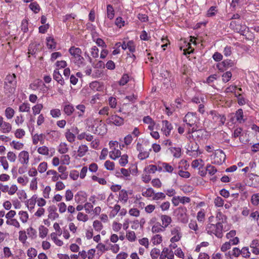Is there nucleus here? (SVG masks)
I'll return each mask as SVG.
<instances>
[{
  "label": "nucleus",
  "instance_id": "4be33fe9",
  "mask_svg": "<svg viewBox=\"0 0 259 259\" xmlns=\"http://www.w3.org/2000/svg\"><path fill=\"white\" fill-rule=\"evenodd\" d=\"M172 156L176 158H180L182 155V149L179 147H171L168 148Z\"/></svg>",
  "mask_w": 259,
  "mask_h": 259
},
{
  "label": "nucleus",
  "instance_id": "0eeeda50",
  "mask_svg": "<svg viewBox=\"0 0 259 259\" xmlns=\"http://www.w3.org/2000/svg\"><path fill=\"white\" fill-rule=\"evenodd\" d=\"M211 159L212 164L221 165L225 162L226 155L223 150L218 149L215 151L213 157Z\"/></svg>",
  "mask_w": 259,
  "mask_h": 259
},
{
  "label": "nucleus",
  "instance_id": "09e8293b",
  "mask_svg": "<svg viewBox=\"0 0 259 259\" xmlns=\"http://www.w3.org/2000/svg\"><path fill=\"white\" fill-rule=\"evenodd\" d=\"M39 236L41 238L46 237L48 233V229L44 226H40L39 227Z\"/></svg>",
  "mask_w": 259,
  "mask_h": 259
},
{
  "label": "nucleus",
  "instance_id": "c85d7f7f",
  "mask_svg": "<svg viewBox=\"0 0 259 259\" xmlns=\"http://www.w3.org/2000/svg\"><path fill=\"white\" fill-rule=\"evenodd\" d=\"M235 118L239 123H243L245 121L243 119V112L242 109H238L235 113Z\"/></svg>",
  "mask_w": 259,
  "mask_h": 259
},
{
  "label": "nucleus",
  "instance_id": "58836bf2",
  "mask_svg": "<svg viewBox=\"0 0 259 259\" xmlns=\"http://www.w3.org/2000/svg\"><path fill=\"white\" fill-rule=\"evenodd\" d=\"M15 110L11 107H7L5 111V115L8 119H11L15 114Z\"/></svg>",
  "mask_w": 259,
  "mask_h": 259
},
{
  "label": "nucleus",
  "instance_id": "e2e57ef3",
  "mask_svg": "<svg viewBox=\"0 0 259 259\" xmlns=\"http://www.w3.org/2000/svg\"><path fill=\"white\" fill-rule=\"evenodd\" d=\"M10 145L13 147V148L16 150H21L23 148L24 144L22 143L17 142L16 141H13Z\"/></svg>",
  "mask_w": 259,
  "mask_h": 259
},
{
  "label": "nucleus",
  "instance_id": "a18cd8bd",
  "mask_svg": "<svg viewBox=\"0 0 259 259\" xmlns=\"http://www.w3.org/2000/svg\"><path fill=\"white\" fill-rule=\"evenodd\" d=\"M93 226L94 230L97 232L101 231L103 228L102 223L99 220H95L93 222Z\"/></svg>",
  "mask_w": 259,
  "mask_h": 259
},
{
  "label": "nucleus",
  "instance_id": "a19ab883",
  "mask_svg": "<svg viewBox=\"0 0 259 259\" xmlns=\"http://www.w3.org/2000/svg\"><path fill=\"white\" fill-rule=\"evenodd\" d=\"M191 166L193 168L200 169L203 166V161L201 159L194 160L191 163Z\"/></svg>",
  "mask_w": 259,
  "mask_h": 259
},
{
  "label": "nucleus",
  "instance_id": "ea45409f",
  "mask_svg": "<svg viewBox=\"0 0 259 259\" xmlns=\"http://www.w3.org/2000/svg\"><path fill=\"white\" fill-rule=\"evenodd\" d=\"M162 252L167 256V259H174V253L171 249H169L167 247H164L162 250Z\"/></svg>",
  "mask_w": 259,
  "mask_h": 259
},
{
  "label": "nucleus",
  "instance_id": "9d476101",
  "mask_svg": "<svg viewBox=\"0 0 259 259\" xmlns=\"http://www.w3.org/2000/svg\"><path fill=\"white\" fill-rule=\"evenodd\" d=\"M210 114L212 115L213 121L219 125H223L226 121V117L223 115H221L215 111H210Z\"/></svg>",
  "mask_w": 259,
  "mask_h": 259
},
{
  "label": "nucleus",
  "instance_id": "69168bd1",
  "mask_svg": "<svg viewBox=\"0 0 259 259\" xmlns=\"http://www.w3.org/2000/svg\"><path fill=\"white\" fill-rule=\"evenodd\" d=\"M77 219L79 221L85 222L89 220V217L85 213L78 212L77 215Z\"/></svg>",
  "mask_w": 259,
  "mask_h": 259
},
{
  "label": "nucleus",
  "instance_id": "13d9d810",
  "mask_svg": "<svg viewBox=\"0 0 259 259\" xmlns=\"http://www.w3.org/2000/svg\"><path fill=\"white\" fill-rule=\"evenodd\" d=\"M48 168V164L46 162H41L38 166L37 170L39 173H44L45 172Z\"/></svg>",
  "mask_w": 259,
  "mask_h": 259
},
{
  "label": "nucleus",
  "instance_id": "8fccbe9b",
  "mask_svg": "<svg viewBox=\"0 0 259 259\" xmlns=\"http://www.w3.org/2000/svg\"><path fill=\"white\" fill-rule=\"evenodd\" d=\"M43 108V105L42 104H37L33 106L32 108L33 114L34 115L37 114H39L41 111V110Z\"/></svg>",
  "mask_w": 259,
  "mask_h": 259
},
{
  "label": "nucleus",
  "instance_id": "6e6d98bb",
  "mask_svg": "<svg viewBox=\"0 0 259 259\" xmlns=\"http://www.w3.org/2000/svg\"><path fill=\"white\" fill-rule=\"evenodd\" d=\"M27 254L29 257L28 259H32L37 255V251L34 248L30 247L28 249Z\"/></svg>",
  "mask_w": 259,
  "mask_h": 259
},
{
  "label": "nucleus",
  "instance_id": "37998d69",
  "mask_svg": "<svg viewBox=\"0 0 259 259\" xmlns=\"http://www.w3.org/2000/svg\"><path fill=\"white\" fill-rule=\"evenodd\" d=\"M65 135L67 140L69 142L72 143L74 142L75 139V134L71 132L69 130L67 131V132L65 133Z\"/></svg>",
  "mask_w": 259,
  "mask_h": 259
},
{
  "label": "nucleus",
  "instance_id": "bf43d9fd",
  "mask_svg": "<svg viewBox=\"0 0 259 259\" xmlns=\"http://www.w3.org/2000/svg\"><path fill=\"white\" fill-rule=\"evenodd\" d=\"M206 171H207L210 175L212 176L217 172V169L214 166L210 164H207L206 166Z\"/></svg>",
  "mask_w": 259,
  "mask_h": 259
},
{
  "label": "nucleus",
  "instance_id": "7c9ffc66",
  "mask_svg": "<svg viewBox=\"0 0 259 259\" xmlns=\"http://www.w3.org/2000/svg\"><path fill=\"white\" fill-rule=\"evenodd\" d=\"M47 175L48 176L52 175V181L53 182L57 181L60 177H61V175H59L58 172L53 169H50L47 171Z\"/></svg>",
  "mask_w": 259,
  "mask_h": 259
},
{
  "label": "nucleus",
  "instance_id": "7ed1b4c3",
  "mask_svg": "<svg viewBox=\"0 0 259 259\" xmlns=\"http://www.w3.org/2000/svg\"><path fill=\"white\" fill-rule=\"evenodd\" d=\"M69 52L72 56L71 60L73 63L78 67L85 66V60L81 56L82 51L80 48L74 46L71 47L69 49Z\"/></svg>",
  "mask_w": 259,
  "mask_h": 259
},
{
  "label": "nucleus",
  "instance_id": "f03ea898",
  "mask_svg": "<svg viewBox=\"0 0 259 259\" xmlns=\"http://www.w3.org/2000/svg\"><path fill=\"white\" fill-rule=\"evenodd\" d=\"M183 121L188 126L192 127L188 131V134H191L197 131L199 119L196 112H188L185 116Z\"/></svg>",
  "mask_w": 259,
  "mask_h": 259
},
{
  "label": "nucleus",
  "instance_id": "3c124183",
  "mask_svg": "<svg viewBox=\"0 0 259 259\" xmlns=\"http://www.w3.org/2000/svg\"><path fill=\"white\" fill-rule=\"evenodd\" d=\"M160 250L157 248H154L150 251V256L152 259H157L160 255Z\"/></svg>",
  "mask_w": 259,
  "mask_h": 259
},
{
  "label": "nucleus",
  "instance_id": "052dcab7",
  "mask_svg": "<svg viewBox=\"0 0 259 259\" xmlns=\"http://www.w3.org/2000/svg\"><path fill=\"white\" fill-rule=\"evenodd\" d=\"M205 213L204 209H201L197 212V220L199 222H203L205 220Z\"/></svg>",
  "mask_w": 259,
  "mask_h": 259
},
{
  "label": "nucleus",
  "instance_id": "6ab92c4d",
  "mask_svg": "<svg viewBox=\"0 0 259 259\" xmlns=\"http://www.w3.org/2000/svg\"><path fill=\"white\" fill-rule=\"evenodd\" d=\"M75 201L79 204L85 202L87 201V194L83 192H78L75 195Z\"/></svg>",
  "mask_w": 259,
  "mask_h": 259
},
{
  "label": "nucleus",
  "instance_id": "2f4dec72",
  "mask_svg": "<svg viewBox=\"0 0 259 259\" xmlns=\"http://www.w3.org/2000/svg\"><path fill=\"white\" fill-rule=\"evenodd\" d=\"M115 15V11L113 7L111 5L107 6V17L110 20H112Z\"/></svg>",
  "mask_w": 259,
  "mask_h": 259
},
{
  "label": "nucleus",
  "instance_id": "dca6fc26",
  "mask_svg": "<svg viewBox=\"0 0 259 259\" xmlns=\"http://www.w3.org/2000/svg\"><path fill=\"white\" fill-rule=\"evenodd\" d=\"M116 176L118 178L130 180L131 179V171L127 169L121 168L119 171L116 172Z\"/></svg>",
  "mask_w": 259,
  "mask_h": 259
},
{
  "label": "nucleus",
  "instance_id": "c9c22d12",
  "mask_svg": "<svg viewBox=\"0 0 259 259\" xmlns=\"http://www.w3.org/2000/svg\"><path fill=\"white\" fill-rule=\"evenodd\" d=\"M19 219L23 223L27 222L29 215L27 211L21 210L19 212Z\"/></svg>",
  "mask_w": 259,
  "mask_h": 259
},
{
  "label": "nucleus",
  "instance_id": "e433bc0d",
  "mask_svg": "<svg viewBox=\"0 0 259 259\" xmlns=\"http://www.w3.org/2000/svg\"><path fill=\"white\" fill-rule=\"evenodd\" d=\"M151 150L152 149H149L148 151L145 150L139 152L138 155V158L141 160L146 159L149 157L150 152L151 151Z\"/></svg>",
  "mask_w": 259,
  "mask_h": 259
},
{
  "label": "nucleus",
  "instance_id": "de8ad7c7",
  "mask_svg": "<svg viewBox=\"0 0 259 259\" xmlns=\"http://www.w3.org/2000/svg\"><path fill=\"white\" fill-rule=\"evenodd\" d=\"M49 149L46 146H42L37 149V152L43 155L48 156L49 155Z\"/></svg>",
  "mask_w": 259,
  "mask_h": 259
},
{
  "label": "nucleus",
  "instance_id": "72a5a7b5",
  "mask_svg": "<svg viewBox=\"0 0 259 259\" xmlns=\"http://www.w3.org/2000/svg\"><path fill=\"white\" fill-rule=\"evenodd\" d=\"M30 110V104L28 102H24L19 106V111L20 112H29Z\"/></svg>",
  "mask_w": 259,
  "mask_h": 259
},
{
  "label": "nucleus",
  "instance_id": "4468645a",
  "mask_svg": "<svg viewBox=\"0 0 259 259\" xmlns=\"http://www.w3.org/2000/svg\"><path fill=\"white\" fill-rule=\"evenodd\" d=\"M18 160L23 165H27L29 160V154L27 151H22L18 154Z\"/></svg>",
  "mask_w": 259,
  "mask_h": 259
},
{
  "label": "nucleus",
  "instance_id": "6e6552de",
  "mask_svg": "<svg viewBox=\"0 0 259 259\" xmlns=\"http://www.w3.org/2000/svg\"><path fill=\"white\" fill-rule=\"evenodd\" d=\"M170 235L171 237L170 239V241L171 243L179 241L181 239L183 235L181 227L178 226L173 227L170 229Z\"/></svg>",
  "mask_w": 259,
  "mask_h": 259
},
{
  "label": "nucleus",
  "instance_id": "0e129e2a",
  "mask_svg": "<svg viewBox=\"0 0 259 259\" xmlns=\"http://www.w3.org/2000/svg\"><path fill=\"white\" fill-rule=\"evenodd\" d=\"M192 101L196 104H200L201 103H204L205 102V99L203 95L201 96L200 97L195 96L192 98Z\"/></svg>",
  "mask_w": 259,
  "mask_h": 259
},
{
  "label": "nucleus",
  "instance_id": "a211bd4d",
  "mask_svg": "<svg viewBox=\"0 0 259 259\" xmlns=\"http://www.w3.org/2000/svg\"><path fill=\"white\" fill-rule=\"evenodd\" d=\"M109 119L110 122L116 126H120L124 123L123 118L117 115L111 116Z\"/></svg>",
  "mask_w": 259,
  "mask_h": 259
},
{
  "label": "nucleus",
  "instance_id": "20e7f679",
  "mask_svg": "<svg viewBox=\"0 0 259 259\" xmlns=\"http://www.w3.org/2000/svg\"><path fill=\"white\" fill-rule=\"evenodd\" d=\"M17 85L16 76L15 74H8L5 79L4 91L6 94L10 96L16 90Z\"/></svg>",
  "mask_w": 259,
  "mask_h": 259
},
{
  "label": "nucleus",
  "instance_id": "473e14b6",
  "mask_svg": "<svg viewBox=\"0 0 259 259\" xmlns=\"http://www.w3.org/2000/svg\"><path fill=\"white\" fill-rule=\"evenodd\" d=\"M121 156V152L119 149H114L109 152V157L110 158L115 160Z\"/></svg>",
  "mask_w": 259,
  "mask_h": 259
},
{
  "label": "nucleus",
  "instance_id": "b1692460",
  "mask_svg": "<svg viewBox=\"0 0 259 259\" xmlns=\"http://www.w3.org/2000/svg\"><path fill=\"white\" fill-rule=\"evenodd\" d=\"M53 78L62 85H63L65 83L64 80L63 79L62 76L58 69L54 71Z\"/></svg>",
  "mask_w": 259,
  "mask_h": 259
},
{
  "label": "nucleus",
  "instance_id": "ddd939ff",
  "mask_svg": "<svg viewBox=\"0 0 259 259\" xmlns=\"http://www.w3.org/2000/svg\"><path fill=\"white\" fill-rule=\"evenodd\" d=\"M133 193L132 190L126 191L124 189L121 190L119 192V200L123 203H126L128 199V195H132Z\"/></svg>",
  "mask_w": 259,
  "mask_h": 259
},
{
  "label": "nucleus",
  "instance_id": "864d4df0",
  "mask_svg": "<svg viewBox=\"0 0 259 259\" xmlns=\"http://www.w3.org/2000/svg\"><path fill=\"white\" fill-rule=\"evenodd\" d=\"M162 166L163 167L164 172L172 173L174 169L173 166L168 163L162 162Z\"/></svg>",
  "mask_w": 259,
  "mask_h": 259
},
{
  "label": "nucleus",
  "instance_id": "aec40b11",
  "mask_svg": "<svg viewBox=\"0 0 259 259\" xmlns=\"http://www.w3.org/2000/svg\"><path fill=\"white\" fill-rule=\"evenodd\" d=\"M161 225L165 229L167 228L171 223L172 220L170 216L166 214H162L160 217Z\"/></svg>",
  "mask_w": 259,
  "mask_h": 259
},
{
  "label": "nucleus",
  "instance_id": "4c0bfd02",
  "mask_svg": "<svg viewBox=\"0 0 259 259\" xmlns=\"http://www.w3.org/2000/svg\"><path fill=\"white\" fill-rule=\"evenodd\" d=\"M63 110L67 115L69 116L73 112L74 109L72 105L66 104L64 106Z\"/></svg>",
  "mask_w": 259,
  "mask_h": 259
},
{
  "label": "nucleus",
  "instance_id": "c03bdc74",
  "mask_svg": "<svg viewBox=\"0 0 259 259\" xmlns=\"http://www.w3.org/2000/svg\"><path fill=\"white\" fill-rule=\"evenodd\" d=\"M126 238L130 242H134L136 239V236L135 232L133 231H126Z\"/></svg>",
  "mask_w": 259,
  "mask_h": 259
},
{
  "label": "nucleus",
  "instance_id": "bb28decb",
  "mask_svg": "<svg viewBox=\"0 0 259 259\" xmlns=\"http://www.w3.org/2000/svg\"><path fill=\"white\" fill-rule=\"evenodd\" d=\"M89 148L86 145H81L79 146L77 150L78 156L81 157L84 156L88 151Z\"/></svg>",
  "mask_w": 259,
  "mask_h": 259
},
{
  "label": "nucleus",
  "instance_id": "1a4fd4ad",
  "mask_svg": "<svg viewBox=\"0 0 259 259\" xmlns=\"http://www.w3.org/2000/svg\"><path fill=\"white\" fill-rule=\"evenodd\" d=\"M161 124V132L166 137L169 136L171 131L173 129V126L171 123L166 120H164L162 121Z\"/></svg>",
  "mask_w": 259,
  "mask_h": 259
},
{
  "label": "nucleus",
  "instance_id": "49530a36",
  "mask_svg": "<svg viewBox=\"0 0 259 259\" xmlns=\"http://www.w3.org/2000/svg\"><path fill=\"white\" fill-rule=\"evenodd\" d=\"M154 190L152 188H147L145 191L142 192V195L145 197L149 198L153 197Z\"/></svg>",
  "mask_w": 259,
  "mask_h": 259
},
{
  "label": "nucleus",
  "instance_id": "338daca9",
  "mask_svg": "<svg viewBox=\"0 0 259 259\" xmlns=\"http://www.w3.org/2000/svg\"><path fill=\"white\" fill-rule=\"evenodd\" d=\"M50 114L53 118H58L61 115V110L59 109H53L50 111Z\"/></svg>",
  "mask_w": 259,
  "mask_h": 259
},
{
  "label": "nucleus",
  "instance_id": "2eb2a0df",
  "mask_svg": "<svg viewBox=\"0 0 259 259\" xmlns=\"http://www.w3.org/2000/svg\"><path fill=\"white\" fill-rule=\"evenodd\" d=\"M234 65V63L233 61L231 60L227 59L218 64L217 67L219 70L223 71L224 70L227 69L229 67H233Z\"/></svg>",
  "mask_w": 259,
  "mask_h": 259
},
{
  "label": "nucleus",
  "instance_id": "4d7b16f0",
  "mask_svg": "<svg viewBox=\"0 0 259 259\" xmlns=\"http://www.w3.org/2000/svg\"><path fill=\"white\" fill-rule=\"evenodd\" d=\"M115 24L117 26V27L121 28L125 25V22L122 17H118L115 19Z\"/></svg>",
  "mask_w": 259,
  "mask_h": 259
},
{
  "label": "nucleus",
  "instance_id": "a878e982",
  "mask_svg": "<svg viewBox=\"0 0 259 259\" xmlns=\"http://www.w3.org/2000/svg\"><path fill=\"white\" fill-rule=\"evenodd\" d=\"M36 196L34 195L30 199L27 200L26 205L30 211H32L34 209L36 203Z\"/></svg>",
  "mask_w": 259,
  "mask_h": 259
},
{
  "label": "nucleus",
  "instance_id": "423d86ee",
  "mask_svg": "<svg viewBox=\"0 0 259 259\" xmlns=\"http://www.w3.org/2000/svg\"><path fill=\"white\" fill-rule=\"evenodd\" d=\"M187 212V209L184 207H180L176 210V217L180 222L183 224H187L188 222L189 215Z\"/></svg>",
  "mask_w": 259,
  "mask_h": 259
},
{
  "label": "nucleus",
  "instance_id": "412c9836",
  "mask_svg": "<svg viewBox=\"0 0 259 259\" xmlns=\"http://www.w3.org/2000/svg\"><path fill=\"white\" fill-rule=\"evenodd\" d=\"M144 123L148 124V128L150 131H153L155 125V122L150 116H145L143 119Z\"/></svg>",
  "mask_w": 259,
  "mask_h": 259
},
{
  "label": "nucleus",
  "instance_id": "cd10ccee",
  "mask_svg": "<svg viewBox=\"0 0 259 259\" xmlns=\"http://www.w3.org/2000/svg\"><path fill=\"white\" fill-rule=\"evenodd\" d=\"M151 241L154 245H159L162 242V236L160 234H155L152 237Z\"/></svg>",
  "mask_w": 259,
  "mask_h": 259
},
{
  "label": "nucleus",
  "instance_id": "f704fd0d",
  "mask_svg": "<svg viewBox=\"0 0 259 259\" xmlns=\"http://www.w3.org/2000/svg\"><path fill=\"white\" fill-rule=\"evenodd\" d=\"M29 8L35 14L38 13L40 10V7L36 2H31L29 5Z\"/></svg>",
  "mask_w": 259,
  "mask_h": 259
},
{
  "label": "nucleus",
  "instance_id": "79ce46f5",
  "mask_svg": "<svg viewBox=\"0 0 259 259\" xmlns=\"http://www.w3.org/2000/svg\"><path fill=\"white\" fill-rule=\"evenodd\" d=\"M68 151V145L66 143H61L58 147V152L61 154H65Z\"/></svg>",
  "mask_w": 259,
  "mask_h": 259
},
{
  "label": "nucleus",
  "instance_id": "603ef678",
  "mask_svg": "<svg viewBox=\"0 0 259 259\" xmlns=\"http://www.w3.org/2000/svg\"><path fill=\"white\" fill-rule=\"evenodd\" d=\"M214 204L217 207H223L224 204V200L220 196H217L214 199Z\"/></svg>",
  "mask_w": 259,
  "mask_h": 259
},
{
  "label": "nucleus",
  "instance_id": "680f3d73",
  "mask_svg": "<svg viewBox=\"0 0 259 259\" xmlns=\"http://www.w3.org/2000/svg\"><path fill=\"white\" fill-rule=\"evenodd\" d=\"M165 194L162 192L155 193L152 199L153 200H163L165 198Z\"/></svg>",
  "mask_w": 259,
  "mask_h": 259
},
{
  "label": "nucleus",
  "instance_id": "39448f33",
  "mask_svg": "<svg viewBox=\"0 0 259 259\" xmlns=\"http://www.w3.org/2000/svg\"><path fill=\"white\" fill-rule=\"evenodd\" d=\"M92 128L95 134L100 135L106 134L107 131L106 124L99 119L95 120Z\"/></svg>",
  "mask_w": 259,
  "mask_h": 259
},
{
  "label": "nucleus",
  "instance_id": "f8f14e48",
  "mask_svg": "<svg viewBox=\"0 0 259 259\" xmlns=\"http://www.w3.org/2000/svg\"><path fill=\"white\" fill-rule=\"evenodd\" d=\"M190 198L186 196H174L171 199V202L174 206H177L181 203L183 204L188 203L190 202Z\"/></svg>",
  "mask_w": 259,
  "mask_h": 259
},
{
  "label": "nucleus",
  "instance_id": "c756f323",
  "mask_svg": "<svg viewBox=\"0 0 259 259\" xmlns=\"http://www.w3.org/2000/svg\"><path fill=\"white\" fill-rule=\"evenodd\" d=\"M44 135L43 134H35L32 136V143L34 145L38 144V142H40L41 144L44 143Z\"/></svg>",
  "mask_w": 259,
  "mask_h": 259
},
{
  "label": "nucleus",
  "instance_id": "f3484780",
  "mask_svg": "<svg viewBox=\"0 0 259 259\" xmlns=\"http://www.w3.org/2000/svg\"><path fill=\"white\" fill-rule=\"evenodd\" d=\"M49 212L48 218L51 220H55L59 218V214L57 212V208L55 205H52L48 208Z\"/></svg>",
  "mask_w": 259,
  "mask_h": 259
},
{
  "label": "nucleus",
  "instance_id": "774afa93",
  "mask_svg": "<svg viewBox=\"0 0 259 259\" xmlns=\"http://www.w3.org/2000/svg\"><path fill=\"white\" fill-rule=\"evenodd\" d=\"M217 12V7L212 6L207 11L206 16L211 17L215 15Z\"/></svg>",
  "mask_w": 259,
  "mask_h": 259
},
{
  "label": "nucleus",
  "instance_id": "393cba45",
  "mask_svg": "<svg viewBox=\"0 0 259 259\" xmlns=\"http://www.w3.org/2000/svg\"><path fill=\"white\" fill-rule=\"evenodd\" d=\"M165 230V229L159 222L155 223L151 228V231L153 233L163 232Z\"/></svg>",
  "mask_w": 259,
  "mask_h": 259
},
{
  "label": "nucleus",
  "instance_id": "5fc2aeb1",
  "mask_svg": "<svg viewBox=\"0 0 259 259\" xmlns=\"http://www.w3.org/2000/svg\"><path fill=\"white\" fill-rule=\"evenodd\" d=\"M6 223L7 225L14 226L17 228H19L20 227V223L15 219H12L10 220H7Z\"/></svg>",
  "mask_w": 259,
  "mask_h": 259
},
{
  "label": "nucleus",
  "instance_id": "5701e85b",
  "mask_svg": "<svg viewBox=\"0 0 259 259\" xmlns=\"http://www.w3.org/2000/svg\"><path fill=\"white\" fill-rule=\"evenodd\" d=\"M47 47L49 50H55L57 46V43L54 38L52 36L46 38Z\"/></svg>",
  "mask_w": 259,
  "mask_h": 259
},
{
  "label": "nucleus",
  "instance_id": "9b49d317",
  "mask_svg": "<svg viewBox=\"0 0 259 259\" xmlns=\"http://www.w3.org/2000/svg\"><path fill=\"white\" fill-rule=\"evenodd\" d=\"M12 129V125L4 120V118L0 116V131L4 134L9 133Z\"/></svg>",
  "mask_w": 259,
  "mask_h": 259
},
{
  "label": "nucleus",
  "instance_id": "f257e3e1",
  "mask_svg": "<svg viewBox=\"0 0 259 259\" xmlns=\"http://www.w3.org/2000/svg\"><path fill=\"white\" fill-rule=\"evenodd\" d=\"M213 216L208 218V223L206 225L205 231L210 235H214L218 238H221L223 236V226L221 222H217L215 224L211 223Z\"/></svg>",
  "mask_w": 259,
  "mask_h": 259
}]
</instances>
